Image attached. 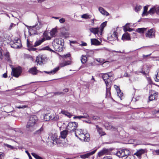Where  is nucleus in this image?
I'll use <instances>...</instances> for the list:
<instances>
[{
    "label": "nucleus",
    "mask_w": 159,
    "mask_h": 159,
    "mask_svg": "<svg viewBox=\"0 0 159 159\" xmlns=\"http://www.w3.org/2000/svg\"><path fill=\"white\" fill-rule=\"evenodd\" d=\"M77 123L75 122H69L66 127V129L69 132H71L75 131L76 136L80 140L85 142L89 141L90 138L89 134H84L81 129H76L77 127Z\"/></svg>",
    "instance_id": "nucleus-1"
},
{
    "label": "nucleus",
    "mask_w": 159,
    "mask_h": 159,
    "mask_svg": "<svg viewBox=\"0 0 159 159\" xmlns=\"http://www.w3.org/2000/svg\"><path fill=\"white\" fill-rule=\"evenodd\" d=\"M38 118L36 116L33 115L30 116L26 127L27 131L32 132L35 129L34 126Z\"/></svg>",
    "instance_id": "nucleus-2"
},
{
    "label": "nucleus",
    "mask_w": 159,
    "mask_h": 159,
    "mask_svg": "<svg viewBox=\"0 0 159 159\" xmlns=\"http://www.w3.org/2000/svg\"><path fill=\"white\" fill-rule=\"evenodd\" d=\"M52 44L56 50L59 52L61 51L63 49V39L61 38L56 39L52 42Z\"/></svg>",
    "instance_id": "nucleus-3"
},
{
    "label": "nucleus",
    "mask_w": 159,
    "mask_h": 159,
    "mask_svg": "<svg viewBox=\"0 0 159 159\" xmlns=\"http://www.w3.org/2000/svg\"><path fill=\"white\" fill-rule=\"evenodd\" d=\"M10 45L12 48H19L21 46V42L20 39H18L13 41H11Z\"/></svg>",
    "instance_id": "nucleus-4"
},
{
    "label": "nucleus",
    "mask_w": 159,
    "mask_h": 159,
    "mask_svg": "<svg viewBox=\"0 0 159 159\" xmlns=\"http://www.w3.org/2000/svg\"><path fill=\"white\" fill-rule=\"evenodd\" d=\"M21 72V69L20 67L12 68L11 75L16 77H18Z\"/></svg>",
    "instance_id": "nucleus-5"
},
{
    "label": "nucleus",
    "mask_w": 159,
    "mask_h": 159,
    "mask_svg": "<svg viewBox=\"0 0 159 159\" xmlns=\"http://www.w3.org/2000/svg\"><path fill=\"white\" fill-rule=\"evenodd\" d=\"M129 153L127 150L120 149L117 151L116 155L119 157H122L129 154Z\"/></svg>",
    "instance_id": "nucleus-6"
},
{
    "label": "nucleus",
    "mask_w": 159,
    "mask_h": 159,
    "mask_svg": "<svg viewBox=\"0 0 159 159\" xmlns=\"http://www.w3.org/2000/svg\"><path fill=\"white\" fill-rule=\"evenodd\" d=\"M44 38H43L39 40L38 41L35 42L34 45V47H36L39 45L41 43L45 40L46 39V40H50L51 39V37L47 35V33L46 32H45L43 33Z\"/></svg>",
    "instance_id": "nucleus-7"
},
{
    "label": "nucleus",
    "mask_w": 159,
    "mask_h": 159,
    "mask_svg": "<svg viewBox=\"0 0 159 159\" xmlns=\"http://www.w3.org/2000/svg\"><path fill=\"white\" fill-rule=\"evenodd\" d=\"M149 13L151 15L153 14L156 13L159 15V6L155 5L153 6L148 11Z\"/></svg>",
    "instance_id": "nucleus-8"
},
{
    "label": "nucleus",
    "mask_w": 159,
    "mask_h": 159,
    "mask_svg": "<svg viewBox=\"0 0 159 159\" xmlns=\"http://www.w3.org/2000/svg\"><path fill=\"white\" fill-rule=\"evenodd\" d=\"M11 41V38L9 36L2 34L0 36V41L1 42H5L8 43L10 42Z\"/></svg>",
    "instance_id": "nucleus-9"
},
{
    "label": "nucleus",
    "mask_w": 159,
    "mask_h": 159,
    "mask_svg": "<svg viewBox=\"0 0 159 159\" xmlns=\"http://www.w3.org/2000/svg\"><path fill=\"white\" fill-rule=\"evenodd\" d=\"M46 58V57L44 55H39L37 57L36 60L37 65H38L39 64V65H41L43 61H44Z\"/></svg>",
    "instance_id": "nucleus-10"
},
{
    "label": "nucleus",
    "mask_w": 159,
    "mask_h": 159,
    "mask_svg": "<svg viewBox=\"0 0 159 159\" xmlns=\"http://www.w3.org/2000/svg\"><path fill=\"white\" fill-rule=\"evenodd\" d=\"M111 73H105L103 74L102 77L103 80L105 81L106 85L108 84H111V80L109 78L111 76L109 75V74Z\"/></svg>",
    "instance_id": "nucleus-11"
},
{
    "label": "nucleus",
    "mask_w": 159,
    "mask_h": 159,
    "mask_svg": "<svg viewBox=\"0 0 159 159\" xmlns=\"http://www.w3.org/2000/svg\"><path fill=\"white\" fill-rule=\"evenodd\" d=\"M146 36L149 38H152L155 37V32L153 29H151L148 30L145 34Z\"/></svg>",
    "instance_id": "nucleus-12"
},
{
    "label": "nucleus",
    "mask_w": 159,
    "mask_h": 159,
    "mask_svg": "<svg viewBox=\"0 0 159 159\" xmlns=\"http://www.w3.org/2000/svg\"><path fill=\"white\" fill-rule=\"evenodd\" d=\"M109 150L107 148H104L98 153V156L100 157L102 156L107 155L109 153Z\"/></svg>",
    "instance_id": "nucleus-13"
},
{
    "label": "nucleus",
    "mask_w": 159,
    "mask_h": 159,
    "mask_svg": "<svg viewBox=\"0 0 159 159\" xmlns=\"http://www.w3.org/2000/svg\"><path fill=\"white\" fill-rule=\"evenodd\" d=\"M26 26L28 28L29 34L32 35L36 34V30H37L36 29L34 25L29 26L27 25Z\"/></svg>",
    "instance_id": "nucleus-14"
},
{
    "label": "nucleus",
    "mask_w": 159,
    "mask_h": 159,
    "mask_svg": "<svg viewBox=\"0 0 159 159\" xmlns=\"http://www.w3.org/2000/svg\"><path fill=\"white\" fill-rule=\"evenodd\" d=\"M89 30L91 32L93 33L95 35H98L99 37L101 35H100V29L98 28H91L89 29Z\"/></svg>",
    "instance_id": "nucleus-15"
},
{
    "label": "nucleus",
    "mask_w": 159,
    "mask_h": 159,
    "mask_svg": "<svg viewBox=\"0 0 159 159\" xmlns=\"http://www.w3.org/2000/svg\"><path fill=\"white\" fill-rule=\"evenodd\" d=\"M97 150V149H95L94 150L91 151L90 152L88 153L85 154L81 155V157L82 158H88L90 156L92 155L95 152H96Z\"/></svg>",
    "instance_id": "nucleus-16"
},
{
    "label": "nucleus",
    "mask_w": 159,
    "mask_h": 159,
    "mask_svg": "<svg viewBox=\"0 0 159 159\" xmlns=\"http://www.w3.org/2000/svg\"><path fill=\"white\" fill-rule=\"evenodd\" d=\"M157 92L152 91V94L149 97V99L150 101H152L155 99L157 96Z\"/></svg>",
    "instance_id": "nucleus-17"
},
{
    "label": "nucleus",
    "mask_w": 159,
    "mask_h": 159,
    "mask_svg": "<svg viewBox=\"0 0 159 159\" xmlns=\"http://www.w3.org/2000/svg\"><path fill=\"white\" fill-rule=\"evenodd\" d=\"M38 71V70L35 67L30 69L28 70V72L29 73L33 75H36L37 74Z\"/></svg>",
    "instance_id": "nucleus-18"
},
{
    "label": "nucleus",
    "mask_w": 159,
    "mask_h": 159,
    "mask_svg": "<svg viewBox=\"0 0 159 159\" xmlns=\"http://www.w3.org/2000/svg\"><path fill=\"white\" fill-rule=\"evenodd\" d=\"M57 136L56 134H54L51 137V142L53 144L57 143L58 141Z\"/></svg>",
    "instance_id": "nucleus-19"
},
{
    "label": "nucleus",
    "mask_w": 159,
    "mask_h": 159,
    "mask_svg": "<svg viewBox=\"0 0 159 159\" xmlns=\"http://www.w3.org/2000/svg\"><path fill=\"white\" fill-rule=\"evenodd\" d=\"M98 10L103 15H105L106 16L109 15V13L101 7H100L98 8Z\"/></svg>",
    "instance_id": "nucleus-20"
},
{
    "label": "nucleus",
    "mask_w": 159,
    "mask_h": 159,
    "mask_svg": "<svg viewBox=\"0 0 159 159\" xmlns=\"http://www.w3.org/2000/svg\"><path fill=\"white\" fill-rule=\"evenodd\" d=\"M91 44L94 45H99L101 44V42L96 39H91Z\"/></svg>",
    "instance_id": "nucleus-21"
},
{
    "label": "nucleus",
    "mask_w": 159,
    "mask_h": 159,
    "mask_svg": "<svg viewBox=\"0 0 159 159\" xmlns=\"http://www.w3.org/2000/svg\"><path fill=\"white\" fill-rule=\"evenodd\" d=\"M96 129L99 134L101 136L106 135V133L102 130V129L99 127L98 125L96 126Z\"/></svg>",
    "instance_id": "nucleus-22"
},
{
    "label": "nucleus",
    "mask_w": 159,
    "mask_h": 159,
    "mask_svg": "<svg viewBox=\"0 0 159 159\" xmlns=\"http://www.w3.org/2000/svg\"><path fill=\"white\" fill-rule=\"evenodd\" d=\"M106 86V96L109 97L111 96L110 89L111 84H107Z\"/></svg>",
    "instance_id": "nucleus-23"
},
{
    "label": "nucleus",
    "mask_w": 159,
    "mask_h": 159,
    "mask_svg": "<svg viewBox=\"0 0 159 159\" xmlns=\"http://www.w3.org/2000/svg\"><path fill=\"white\" fill-rule=\"evenodd\" d=\"M68 131L67 130H64L60 132V137H61V138L65 139L66 138L68 134Z\"/></svg>",
    "instance_id": "nucleus-24"
},
{
    "label": "nucleus",
    "mask_w": 159,
    "mask_h": 159,
    "mask_svg": "<svg viewBox=\"0 0 159 159\" xmlns=\"http://www.w3.org/2000/svg\"><path fill=\"white\" fill-rule=\"evenodd\" d=\"M145 152V150L143 149H140L136 152L134 153V155L137 156L139 157H141V155L144 154Z\"/></svg>",
    "instance_id": "nucleus-25"
},
{
    "label": "nucleus",
    "mask_w": 159,
    "mask_h": 159,
    "mask_svg": "<svg viewBox=\"0 0 159 159\" xmlns=\"http://www.w3.org/2000/svg\"><path fill=\"white\" fill-rule=\"evenodd\" d=\"M59 67H58L55 68L54 69H53V70H51L50 71H44V72L47 74H49L50 75L54 74L55 73L59 70Z\"/></svg>",
    "instance_id": "nucleus-26"
},
{
    "label": "nucleus",
    "mask_w": 159,
    "mask_h": 159,
    "mask_svg": "<svg viewBox=\"0 0 159 159\" xmlns=\"http://www.w3.org/2000/svg\"><path fill=\"white\" fill-rule=\"evenodd\" d=\"M107 25V21H105L102 23L100 25V35H102V32L104 28Z\"/></svg>",
    "instance_id": "nucleus-27"
},
{
    "label": "nucleus",
    "mask_w": 159,
    "mask_h": 159,
    "mask_svg": "<svg viewBox=\"0 0 159 159\" xmlns=\"http://www.w3.org/2000/svg\"><path fill=\"white\" fill-rule=\"evenodd\" d=\"M114 86L115 88H116V87H117V89H116V91L117 93L118 96L119 98H121L123 96V93L121 92V90L119 87L117 86L116 85H115Z\"/></svg>",
    "instance_id": "nucleus-28"
},
{
    "label": "nucleus",
    "mask_w": 159,
    "mask_h": 159,
    "mask_svg": "<svg viewBox=\"0 0 159 159\" xmlns=\"http://www.w3.org/2000/svg\"><path fill=\"white\" fill-rule=\"evenodd\" d=\"M122 40H130V38L129 34L128 33H126L124 34L122 36Z\"/></svg>",
    "instance_id": "nucleus-29"
},
{
    "label": "nucleus",
    "mask_w": 159,
    "mask_h": 159,
    "mask_svg": "<svg viewBox=\"0 0 159 159\" xmlns=\"http://www.w3.org/2000/svg\"><path fill=\"white\" fill-rule=\"evenodd\" d=\"M59 119V116L57 115L52 114L51 120L52 121H57Z\"/></svg>",
    "instance_id": "nucleus-30"
},
{
    "label": "nucleus",
    "mask_w": 159,
    "mask_h": 159,
    "mask_svg": "<svg viewBox=\"0 0 159 159\" xmlns=\"http://www.w3.org/2000/svg\"><path fill=\"white\" fill-rule=\"evenodd\" d=\"M61 113L66 116L68 117L69 118H70L72 116V115L70 113L67 112V111L63 110L61 111Z\"/></svg>",
    "instance_id": "nucleus-31"
},
{
    "label": "nucleus",
    "mask_w": 159,
    "mask_h": 159,
    "mask_svg": "<svg viewBox=\"0 0 159 159\" xmlns=\"http://www.w3.org/2000/svg\"><path fill=\"white\" fill-rule=\"evenodd\" d=\"M147 28H138L136 29V31L137 32H138L140 34H143L144 33V31H146Z\"/></svg>",
    "instance_id": "nucleus-32"
},
{
    "label": "nucleus",
    "mask_w": 159,
    "mask_h": 159,
    "mask_svg": "<svg viewBox=\"0 0 159 159\" xmlns=\"http://www.w3.org/2000/svg\"><path fill=\"white\" fill-rule=\"evenodd\" d=\"M52 114L48 113V114H45L44 116V119H46V121L48 120H51Z\"/></svg>",
    "instance_id": "nucleus-33"
},
{
    "label": "nucleus",
    "mask_w": 159,
    "mask_h": 159,
    "mask_svg": "<svg viewBox=\"0 0 159 159\" xmlns=\"http://www.w3.org/2000/svg\"><path fill=\"white\" fill-rule=\"evenodd\" d=\"M42 23L41 22L39 21L38 23L34 26L36 28V30H39L42 27Z\"/></svg>",
    "instance_id": "nucleus-34"
},
{
    "label": "nucleus",
    "mask_w": 159,
    "mask_h": 159,
    "mask_svg": "<svg viewBox=\"0 0 159 159\" xmlns=\"http://www.w3.org/2000/svg\"><path fill=\"white\" fill-rule=\"evenodd\" d=\"M57 32V29L56 28H53L50 32V35L51 37L54 36Z\"/></svg>",
    "instance_id": "nucleus-35"
},
{
    "label": "nucleus",
    "mask_w": 159,
    "mask_h": 159,
    "mask_svg": "<svg viewBox=\"0 0 159 159\" xmlns=\"http://www.w3.org/2000/svg\"><path fill=\"white\" fill-rule=\"evenodd\" d=\"M81 62L82 63H85L87 61V57L85 55H82L81 56Z\"/></svg>",
    "instance_id": "nucleus-36"
},
{
    "label": "nucleus",
    "mask_w": 159,
    "mask_h": 159,
    "mask_svg": "<svg viewBox=\"0 0 159 159\" xmlns=\"http://www.w3.org/2000/svg\"><path fill=\"white\" fill-rule=\"evenodd\" d=\"M148 9V7L145 6L144 7V11L142 13V16H143L145 15H146L148 13H149L148 11L147 12Z\"/></svg>",
    "instance_id": "nucleus-37"
},
{
    "label": "nucleus",
    "mask_w": 159,
    "mask_h": 159,
    "mask_svg": "<svg viewBox=\"0 0 159 159\" xmlns=\"http://www.w3.org/2000/svg\"><path fill=\"white\" fill-rule=\"evenodd\" d=\"M157 74L155 75V80L156 81H159V69L157 71Z\"/></svg>",
    "instance_id": "nucleus-38"
},
{
    "label": "nucleus",
    "mask_w": 159,
    "mask_h": 159,
    "mask_svg": "<svg viewBox=\"0 0 159 159\" xmlns=\"http://www.w3.org/2000/svg\"><path fill=\"white\" fill-rule=\"evenodd\" d=\"M43 128L42 127H41L40 129L36 131L34 133V134H40L43 131Z\"/></svg>",
    "instance_id": "nucleus-39"
},
{
    "label": "nucleus",
    "mask_w": 159,
    "mask_h": 159,
    "mask_svg": "<svg viewBox=\"0 0 159 159\" xmlns=\"http://www.w3.org/2000/svg\"><path fill=\"white\" fill-rule=\"evenodd\" d=\"M81 18L85 19H88L90 18V15H88L87 14H84L82 15L81 16Z\"/></svg>",
    "instance_id": "nucleus-40"
},
{
    "label": "nucleus",
    "mask_w": 159,
    "mask_h": 159,
    "mask_svg": "<svg viewBox=\"0 0 159 159\" xmlns=\"http://www.w3.org/2000/svg\"><path fill=\"white\" fill-rule=\"evenodd\" d=\"M7 61H10L11 60L9 58V53L8 52H7L4 55Z\"/></svg>",
    "instance_id": "nucleus-41"
},
{
    "label": "nucleus",
    "mask_w": 159,
    "mask_h": 159,
    "mask_svg": "<svg viewBox=\"0 0 159 159\" xmlns=\"http://www.w3.org/2000/svg\"><path fill=\"white\" fill-rule=\"evenodd\" d=\"M142 7L140 5H136L134 9L136 12H138L141 9Z\"/></svg>",
    "instance_id": "nucleus-42"
},
{
    "label": "nucleus",
    "mask_w": 159,
    "mask_h": 159,
    "mask_svg": "<svg viewBox=\"0 0 159 159\" xmlns=\"http://www.w3.org/2000/svg\"><path fill=\"white\" fill-rule=\"evenodd\" d=\"M125 159H135V158L134 156L128 154Z\"/></svg>",
    "instance_id": "nucleus-43"
},
{
    "label": "nucleus",
    "mask_w": 159,
    "mask_h": 159,
    "mask_svg": "<svg viewBox=\"0 0 159 159\" xmlns=\"http://www.w3.org/2000/svg\"><path fill=\"white\" fill-rule=\"evenodd\" d=\"M81 118H84L89 119V116L87 114L85 113L83 114V115L81 116Z\"/></svg>",
    "instance_id": "nucleus-44"
},
{
    "label": "nucleus",
    "mask_w": 159,
    "mask_h": 159,
    "mask_svg": "<svg viewBox=\"0 0 159 159\" xmlns=\"http://www.w3.org/2000/svg\"><path fill=\"white\" fill-rule=\"evenodd\" d=\"M16 24H15L13 23H11L8 29V30H11L13 27H15L16 26Z\"/></svg>",
    "instance_id": "nucleus-45"
},
{
    "label": "nucleus",
    "mask_w": 159,
    "mask_h": 159,
    "mask_svg": "<svg viewBox=\"0 0 159 159\" xmlns=\"http://www.w3.org/2000/svg\"><path fill=\"white\" fill-rule=\"evenodd\" d=\"M70 53H68V54H66V55L61 56V57L62 58H64V57L66 58V57H69L70 56Z\"/></svg>",
    "instance_id": "nucleus-46"
},
{
    "label": "nucleus",
    "mask_w": 159,
    "mask_h": 159,
    "mask_svg": "<svg viewBox=\"0 0 159 159\" xmlns=\"http://www.w3.org/2000/svg\"><path fill=\"white\" fill-rule=\"evenodd\" d=\"M138 72L140 73H142L143 75H145L146 74L145 71L143 70V68H141V70H139L138 71Z\"/></svg>",
    "instance_id": "nucleus-47"
},
{
    "label": "nucleus",
    "mask_w": 159,
    "mask_h": 159,
    "mask_svg": "<svg viewBox=\"0 0 159 159\" xmlns=\"http://www.w3.org/2000/svg\"><path fill=\"white\" fill-rule=\"evenodd\" d=\"M4 145L5 146H6L8 148H10L11 149H12L13 148V147L10 145H9V144H6V143H4Z\"/></svg>",
    "instance_id": "nucleus-48"
},
{
    "label": "nucleus",
    "mask_w": 159,
    "mask_h": 159,
    "mask_svg": "<svg viewBox=\"0 0 159 159\" xmlns=\"http://www.w3.org/2000/svg\"><path fill=\"white\" fill-rule=\"evenodd\" d=\"M27 47L28 48H30L31 47H32L31 44L29 42L28 39L27 40Z\"/></svg>",
    "instance_id": "nucleus-49"
},
{
    "label": "nucleus",
    "mask_w": 159,
    "mask_h": 159,
    "mask_svg": "<svg viewBox=\"0 0 159 159\" xmlns=\"http://www.w3.org/2000/svg\"><path fill=\"white\" fill-rule=\"evenodd\" d=\"M65 21V19L64 18H62L59 20V22L61 23H63Z\"/></svg>",
    "instance_id": "nucleus-50"
},
{
    "label": "nucleus",
    "mask_w": 159,
    "mask_h": 159,
    "mask_svg": "<svg viewBox=\"0 0 159 159\" xmlns=\"http://www.w3.org/2000/svg\"><path fill=\"white\" fill-rule=\"evenodd\" d=\"M28 50L29 51H35L36 50V48H34L32 46L30 48H28Z\"/></svg>",
    "instance_id": "nucleus-51"
},
{
    "label": "nucleus",
    "mask_w": 159,
    "mask_h": 159,
    "mask_svg": "<svg viewBox=\"0 0 159 159\" xmlns=\"http://www.w3.org/2000/svg\"><path fill=\"white\" fill-rule=\"evenodd\" d=\"M2 50L0 48V59H2Z\"/></svg>",
    "instance_id": "nucleus-52"
},
{
    "label": "nucleus",
    "mask_w": 159,
    "mask_h": 159,
    "mask_svg": "<svg viewBox=\"0 0 159 159\" xmlns=\"http://www.w3.org/2000/svg\"><path fill=\"white\" fill-rule=\"evenodd\" d=\"M128 24V23H127L125 25L123 26V30H124V31L125 32L127 31L128 29H127V27H126V26Z\"/></svg>",
    "instance_id": "nucleus-53"
},
{
    "label": "nucleus",
    "mask_w": 159,
    "mask_h": 159,
    "mask_svg": "<svg viewBox=\"0 0 159 159\" xmlns=\"http://www.w3.org/2000/svg\"><path fill=\"white\" fill-rule=\"evenodd\" d=\"M99 119V117L98 116H93L91 118H90V119H92L94 120H97Z\"/></svg>",
    "instance_id": "nucleus-54"
},
{
    "label": "nucleus",
    "mask_w": 159,
    "mask_h": 159,
    "mask_svg": "<svg viewBox=\"0 0 159 159\" xmlns=\"http://www.w3.org/2000/svg\"><path fill=\"white\" fill-rule=\"evenodd\" d=\"M112 35L113 36H114L115 37H116V38H117V32H116V31H114V32Z\"/></svg>",
    "instance_id": "nucleus-55"
},
{
    "label": "nucleus",
    "mask_w": 159,
    "mask_h": 159,
    "mask_svg": "<svg viewBox=\"0 0 159 159\" xmlns=\"http://www.w3.org/2000/svg\"><path fill=\"white\" fill-rule=\"evenodd\" d=\"M25 152L27 154L29 157L30 159H32L31 156H30V154L27 151H25Z\"/></svg>",
    "instance_id": "nucleus-56"
},
{
    "label": "nucleus",
    "mask_w": 159,
    "mask_h": 159,
    "mask_svg": "<svg viewBox=\"0 0 159 159\" xmlns=\"http://www.w3.org/2000/svg\"><path fill=\"white\" fill-rule=\"evenodd\" d=\"M54 94L55 95H59L60 94H63L64 93L62 92H56L54 93Z\"/></svg>",
    "instance_id": "nucleus-57"
},
{
    "label": "nucleus",
    "mask_w": 159,
    "mask_h": 159,
    "mask_svg": "<svg viewBox=\"0 0 159 159\" xmlns=\"http://www.w3.org/2000/svg\"><path fill=\"white\" fill-rule=\"evenodd\" d=\"M27 107V106L25 105L23 106H19L17 107V108H18L20 109V108H26Z\"/></svg>",
    "instance_id": "nucleus-58"
},
{
    "label": "nucleus",
    "mask_w": 159,
    "mask_h": 159,
    "mask_svg": "<svg viewBox=\"0 0 159 159\" xmlns=\"http://www.w3.org/2000/svg\"><path fill=\"white\" fill-rule=\"evenodd\" d=\"M61 67H62L66 66V64L65 63V62H64L60 64Z\"/></svg>",
    "instance_id": "nucleus-59"
},
{
    "label": "nucleus",
    "mask_w": 159,
    "mask_h": 159,
    "mask_svg": "<svg viewBox=\"0 0 159 159\" xmlns=\"http://www.w3.org/2000/svg\"><path fill=\"white\" fill-rule=\"evenodd\" d=\"M73 118L74 119L77 118L79 119H80L81 118V116H75Z\"/></svg>",
    "instance_id": "nucleus-60"
},
{
    "label": "nucleus",
    "mask_w": 159,
    "mask_h": 159,
    "mask_svg": "<svg viewBox=\"0 0 159 159\" xmlns=\"http://www.w3.org/2000/svg\"><path fill=\"white\" fill-rule=\"evenodd\" d=\"M3 157L4 154L0 152V159H2Z\"/></svg>",
    "instance_id": "nucleus-61"
},
{
    "label": "nucleus",
    "mask_w": 159,
    "mask_h": 159,
    "mask_svg": "<svg viewBox=\"0 0 159 159\" xmlns=\"http://www.w3.org/2000/svg\"><path fill=\"white\" fill-rule=\"evenodd\" d=\"M65 63L66 64V66L70 64V61H65Z\"/></svg>",
    "instance_id": "nucleus-62"
},
{
    "label": "nucleus",
    "mask_w": 159,
    "mask_h": 159,
    "mask_svg": "<svg viewBox=\"0 0 159 159\" xmlns=\"http://www.w3.org/2000/svg\"><path fill=\"white\" fill-rule=\"evenodd\" d=\"M108 61H105V62H103V63H102V66H105L106 64H108Z\"/></svg>",
    "instance_id": "nucleus-63"
},
{
    "label": "nucleus",
    "mask_w": 159,
    "mask_h": 159,
    "mask_svg": "<svg viewBox=\"0 0 159 159\" xmlns=\"http://www.w3.org/2000/svg\"><path fill=\"white\" fill-rule=\"evenodd\" d=\"M87 45V44L84 42L82 43L81 44H80V45L82 46H86Z\"/></svg>",
    "instance_id": "nucleus-64"
}]
</instances>
